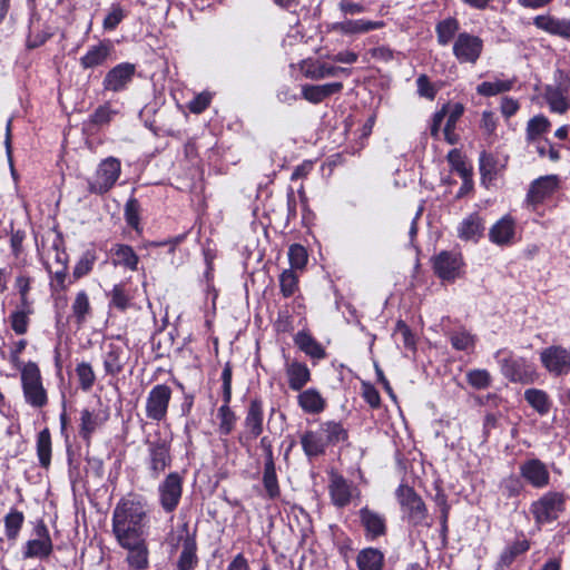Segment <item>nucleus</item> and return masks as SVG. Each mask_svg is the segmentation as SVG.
<instances>
[{
	"mask_svg": "<svg viewBox=\"0 0 570 570\" xmlns=\"http://www.w3.org/2000/svg\"><path fill=\"white\" fill-rule=\"evenodd\" d=\"M262 481L268 499L275 500L279 498L281 489L277 480L275 464H264Z\"/></svg>",
	"mask_w": 570,
	"mask_h": 570,
	"instance_id": "obj_48",
	"label": "nucleus"
},
{
	"mask_svg": "<svg viewBox=\"0 0 570 570\" xmlns=\"http://www.w3.org/2000/svg\"><path fill=\"white\" fill-rule=\"evenodd\" d=\"M116 114L109 104H104L90 115L89 121L95 126L108 125Z\"/></svg>",
	"mask_w": 570,
	"mask_h": 570,
	"instance_id": "obj_62",
	"label": "nucleus"
},
{
	"mask_svg": "<svg viewBox=\"0 0 570 570\" xmlns=\"http://www.w3.org/2000/svg\"><path fill=\"white\" fill-rule=\"evenodd\" d=\"M96 262V254L92 250L85 252L77 262L72 275L79 279L90 273Z\"/></svg>",
	"mask_w": 570,
	"mask_h": 570,
	"instance_id": "obj_59",
	"label": "nucleus"
},
{
	"mask_svg": "<svg viewBox=\"0 0 570 570\" xmlns=\"http://www.w3.org/2000/svg\"><path fill=\"white\" fill-rule=\"evenodd\" d=\"M284 370L288 387L293 391H302L312 380L308 366L297 360L286 361Z\"/></svg>",
	"mask_w": 570,
	"mask_h": 570,
	"instance_id": "obj_28",
	"label": "nucleus"
},
{
	"mask_svg": "<svg viewBox=\"0 0 570 570\" xmlns=\"http://www.w3.org/2000/svg\"><path fill=\"white\" fill-rule=\"evenodd\" d=\"M343 90L342 82H330L324 85H304L302 87V97L311 104L317 105L326 98Z\"/></svg>",
	"mask_w": 570,
	"mask_h": 570,
	"instance_id": "obj_33",
	"label": "nucleus"
},
{
	"mask_svg": "<svg viewBox=\"0 0 570 570\" xmlns=\"http://www.w3.org/2000/svg\"><path fill=\"white\" fill-rule=\"evenodd\" d=\"M108 409H82L79 413V435L87 446L91 444L94 433L101 429L109 420Z\"/></svg>",
	"mask_w": 570,
	"mask_h": 570,
	"instance_id": "obj_15",
	"label": "nucleus"
},
{
	"mask_svg": "<svg viewBox=\"0 0 570 570\" xmlns=\"http://www.w3.org/2000/svg\"><path fill=\"white\" fill-rule=\"evenodd\" d=\"M460 22L454 17H448L440 20L435 24L436 41L440 46L445 47L450 43L453 45L456 36L460 33Z\"/></svg>",
	"mask_w": 570,
	"mask_h": 570,
	"instance_id": "obj_37",
	"label": "nucleus"
},
{
	"mask_svg": "<svg viewBox=\"0 0 570 570\" xmlns=\"http://www.w3.org/2000/svg\"><path fill=\"white\" fill-rule=\"evenodd\" d=\"M4 533L9 541H16L24 522V514L21 511L11 509L4 517Z\"/></svg>",
	"mask_w": 570,
	"mask_h": 570,
	"instance_id": "obj_47",
	"label": "nucleus"
},
{
	"mask_svg": "<svg viewBox=\"0 0 570 570\" xmlns=\"http://www.w3.org/2000/svg\"><path fill=\"white\" fill-rule=\"evenodd\" d=\"M357 515L360 523L364 529V535L366 540L375 541L376 539L386 534L387 523L383 513H380L368 507H363L357 512Z\"/></svg>",
	"mask_w": 570,
	"mask_h": 570,
	"instance_id": "obj_17",
	"label": "nucleus"
},
{
	"mask_svg": "<svg viewBox=\"0 0 570 570\" xmlns=\"http://www.w3.org/2000/svg\"><path fill=\"white\" fill-rule=\"evenodd\" d=\"M515 83V79H498L483 81L476 87V92L483 97H492L502 92L510 91Z\"/></svg>",
	"mask_w": 570,
	"mask_h": 570,
	"instance_id": "obj_44",
	"label": "nucleus"
},
{
	"mask_svg": "<svg viewBox=\"0 0 570 570\" xmlns=\"http://www.w3.org/2000/svg\"><path fill=\"white\" fill-rule=\"evenodd\" d=\"M21 389L24 402L40 410L49 402L47 389L39 366L35 362L26 363L20 371Z\"/></svg>",
	"mask_w": 570,
	"mask_h": 570,
	"instance_id": "obj_3",
	"label": "nucleus"
},
{
	"mask_svg": "<svg viewBox=\"0 0 570 570\" xmlns=\"http://www.w3.org/2000/svg\"><path fill=\"white\" fill-rule=\"evenodd\" d=\"M462 256L460 253L443 250L433 259L435 274L444 281H454L462 267Z\"/></svg>",
	"mask_w": 570,
	"mask_h": 570,
	"instance_id": "obj_21",
	"label": "nucleus"
},
{
	"mask_svg": "<svg viewBox=\"0 0 570 570\" xmlns=\"http://www.w3.org/2000/svg\"><path fill=\"white\" fill-rule=\"evenodd\" d=\"M521 476L535 489H543L550 484V472L546 463L539 459H529L520 465Z\"/></svg>",
	"mask_w": 570,
	"mask_h": 570,
	"instance_id": "obj_22",
	"label": "nucleus"
},
{
	"mask_svg": "<svg viewBox=\"0 0 570 570\" xmlns=\"http://www.w3.org/2000/svg\"><path fill=\"white\" fill-rule=\"evenodd\" d=\"M110 255L115 266H122L130 271H137L139 257L131 246L126 244H115L110 248Z\"/></svg>",
	"mask_w": 570,
	"mask_h": 570,
	"instance_id": "obj_36",
	"label": "nucleus"
},
{
	"mask_svg": "<svg viewBox=\"0 0 570 570\" xmlns=\"http://www.w3.org/2000/svg\"><path fill=\"white\" fill-rule=\"evenodd\" d=\"M171 389L166 384L155 385L146 399V416L160 422L166 419L171 400Z\"/></svg>",
	"mask_w": 570,
	"mask_h": 570,
	"instance_id": "obj_11",
	"label": "nucleus"
},
{
	"mask_svg": "<svg viewBox=\"0 0 570 570\" xmlns=\"http://www.w3.org/2000/svg\"><path fill=\"white\" fill-rule=\"evenodd\" d=\"M111 304L121 311H125L129 307L130 301L132 296L126 287V284L120 283L114 286L110 293Z\"/></svg>",
	"mask_w": 570,
	"mask_h": 570,
	"instance_id": "obj_56",
	"label": "nucleus"
},
{
	"mask_svg": "<svg viewBox=\"0 0 570 570\" xmlns=\"http://www.w3.org/2000/svg\"><path fill=\"white\" fill-rule=\"evenodd\" d=\"M524 400L541 416L547 415L552 406L548 393L540 389H528L524 391Z\"/></svg>",
	"mask_w": 570,
	"mask_h": 570,
	"instance_id": "obj_39",
	"label": "nucleus"
},
{
	"mask_svg": "<svg viewBox=\"0 0 570 570\" xmlns=\"http://www.w3.org/2000/svg\"><path fill=\"white\" fill-rule=\"evenodd\" d=\"M127 12L120 4H112L109 12L104 19L102 27L107 31L115 30L118 24L126 18Z\"/></svg>",
	"mask_w": 570,
	"mask_h": 570,
	"instance_id": "obj_60",
	"label": "nucleus"
},
{
	"mask_svg": "<svg viewBox=\"0 0 570 570\" xmlns=\"http://www.w3.org/2000/svg\"><path fill=\"white\" fill-rule=\"evenodd\" d=\"M52 37L48 27H30V31L27 38V48L36 49L45 45Z\"/></svg>",
	"mask_w": 570,
	"mask_h": 570,
	"instance_id": "obj_55",
	"label": "nucleus"
},
{
	"mask_svg": "<svg viewBox=\"0 0 570 570\" xmlns=\"http://www.w3.org/2000/svg\"><path fill=\"white\" fill-rule=\"evenodd\" d=\"M264 409L263 402L258 399L250 401L244 420L245 438L253 440L263 432Z\"/></svg>",
	"mask_w": 570,
	"mask_h": 570,
	"instance_id": "obj_29",
	"label": "nucleus"
},
{
	"mask_svg": "<svg viewBox=\"0 0 570 570\" xmlns=\"http://www.w3.org/2000/svg\"><path fill=\"white\" fill-rule=\"evenodd\" d=\"M566 497L561 492L550 491L533 501L530 507L534 521L538 527L551 523L559 518V514L564 511Z\"/></svg>",
	"mask_w": 570,
	"mask_h": 570,
	"instance_id": "obj_6",
	"label": "nucleus"
},
{
	"mask_svg": "<svg viewBox=\"0 0 570 570\" xmlns=\"http://www.w3.org/2000/svg\"><path fill=\"white\" fill-rule=\"evenodd\" d=\"M533 24L552 36L570 39V20L551 14H540L533 18Z\"/></svg>",
	"mask_w": 570,
	"mask_h": 570,
	"instance_id": "obj_31",
	"label": "nucleus"
},
{
	"mask_svg": "<svg viewBox=\"0 0 570 570\" xmlns=\"http://www.w3.org/2000/svg\"><path fill=\"white\" fill-rule=\"evenodd\" d=\"M320 430L324 433L327 445H334L340 442H344L348 438L347 431L344 429L342 423L335 421H327L320 425Z\"/></svg>",
	"mask_w": 570,
	"mask_h": 570,
	"instance_id": "obj_45",
	"label": "nucleus"
},
{
	"mask_svg": "<svg viewBox=\"0 0 570 570\" xmlns=\"http://www.w3.org/2000/svg\"><path fill=\"white\" fill-rule=\"evenodd\" d=\"M356 563L358 570H382L384 554L379 549L365 548L358 552Z\"/></svg>",
	"mask_w": 570,
	"mask_h": 570,
	"instance_id": "obj_40",
	"label": "nucleus"
},
{
	"mask_svg": "<svg viewBox=\"0 0 570 570\" xmlns=\"http://www.w3.org/2000/svg\"><path fill=\"white\" fill-rule=\"evenodd\" d=\"M35 538L28 540L22 549L24 559H47L53 550L49 530L43 521L38 522L33 529Z\"/></svg>",
	"mask_w": 570,
	"mask_h": 570,
	"instance_id": "obj_10",
	"label": "nucleus"
},
{
	"mask_svg": "<svg viewBox=\"0 0 570 570\" xmlns=\"http://www.w3.org/2000/svg\"><path fill=\"white\" fill-rule=\"evenodd\" d=\"M489 240L500 247H508L518 240L517 219L507 214L498 219L489 229Z\"/></svg>",
	"mask_w": 570,
	"mask_h": 570,
	"instance_id": "obj_16",
	"label": "nucleus"
},
{
	"mask_svg": "<svg viewBox=\"0 0 570 570\" xmlns=\"http://www.w3.org/2000/svg\"><path fill=\"white\" fill-rule=\"evenodd\" d=\"M35 313L32 305L19 304L17 308L10 314L9 322L12 331L17 335H24L28 332L30 324V316Z\"/></svg>",
	"mask_w": 570,
	"mask_h": 570,
	"instance_id": "obj_38",
	"label": "nucleus"
},
{
	"mask_svg": "<svg viewBox=\"0 0 570 570\" xmlns=\"http://www.w3.org/2000/svg\"><path fill=\"white\" fill-rule=\"evenodd\" d=\"M281 294L292 297L299 291V274L293 269H284L279 275Z\"/></svg>",
	"mask_w": 570,
	"mask_h": 570,
	"instance_id": "obj_50",
	"label": "nucleus"
},
{
	"mask_svg": "<svg viewBox=\"0 0 570 570\" xmlns=\"http://www.w3.org/2000/svg\"><path fill=\"white\" fill-rule=\"evenodd\" d=\"M32 278L28 275L20 274L17 276L14 287L17 288L22 305H32V301L29 297L31 289Z\"/></svg>",
	"mask_w": 570,
	"mask_h": 570,
	"instance_id": "obj_61",
	"label": "nucleus"
},
{
	"mask_svg": "<svg viewBox=\"0 0 570 570\" xmlns=\"http://www.w3.org/2000/svg\"><path fill=\"white\" fill-rule=\"evenodd\" d=\"M126 223L137 232H140V204L138 199L130 197L125 205Z\"/></svg>",
	"mask_w": 570,
	"mask_h": 570,
	"instance_id": "obj_57",
	"label": "nucleus"
},
{
	"mask_svg": "<svg viewBox=\"0 0 570 570\" xmlns=\"http://www.w3.org/2000/svg\"><path fill=\"white\" fill-rule=\"evenodd\" d=\"M76 375L78 377L79 387L82 391L88 392L92 389L96 381V374L90 363L81 362L77 364Z\"/></svg>",
	"mask_w": 570,
	"mask_h": 570,
	"instance_id": "obj_53",
	"label": "nucleus"
},
{
	"mask_svg": "<svg viewBox=\"0 0 570 570\" xmlns=\"http://www.w3.org/2000/svg\"><path fill=\"white\" fill-rule=\"evenodd\" d=\"M183 478L177 472L169 473L158 485L159 504L167 513H173L181 499Z\"/></svg>",
	"mask_w": 570,
	"mask_h": 570,
	"instance_id": "obj_13",
	"label": "nucleus"
},
{
	"mask_svg": "<svg viewBox=\"0 0 570 570\" xmlns=\"http://www.w3.org/2000/svg\"><path fill=\"white\" fill-rule=\"evenodd\" d=\"M570 81H561L556 86H548L544 91V99L552 112L566 114L570 104L568 100Z\"/></svg>",
	"mask_w": 570,
	"mask_h": 570,
	"instance_id": "obj_25",
	"label": "nucleus"
},
{
	"mask_svg": "<svg viewBox=\"0 0 570 570\" xmlns=\"http://www.w3.org/2000/svg\"><path fill=\"white\" fill-rule=\"evenodd\" d=\"M483 40L473 33L460 32L452 46V52L460 63L475 65L483 52Z\"/></svg>",
	"mask_w": 570,
	"mask_h": 570,
	"instance_id": "obj_8",
	"label": "nucleus"
},
{
	"mask_svg": "<svg viewBox=\"0 0 570 570\" xmlns=\"http://www.w3.org/2000/svg\"><path fill=\"white\" fill-rule=\"evenodd\" d=\"M147 523V507L140 498H122L112 511V533L117 543L146 539Z\"/></svg>",
	"mask_w": 570,
	"mask_h": 570,
	"instance_id": "obj_1",
	"label": "nucleus"
},
{
	"mask_svg": "<svg viewBox=\"0 0 570 570\" xmlns=\"http://www.w3.org/2000/svg\"><path fill=\"white\" fill-rule=\"evenodd\" d=\"M396 498L409 524L431 527V522L428 521L426 505L413 488L401 484L396 490Z\"/></svg>",
	"mask_w": 570,
	"mask_h": 570,
	"instance_id": "obj_5",
	"label": "nucleus"
},
{
	"mask_svg": "<svg viewBox=\"0 0 570 570\" xmlns=\"http://www.w3.org/2000/svg\"><path fill=\"white\" fill-rule=\"evenodd\" d=\"M184 531L186 532L181 543L180 556L177 561V570H194L198 562L197 556V542L195 533L188 532V525L184 524Z\"/></svg>",
	"mask_w": 570,
	"mask_h": 570,
	"instance_id": "obj_32",
	"label": "nucleus"
},
{
	"mask_svg": "<svg viewBox=\"0 0 570 570\" xmlns=\"http://www.w3.org/2000/svg\"><path fill=\"white\" fill-rule=\"evenodd\" d=\"M173 436L157 428L145 435L144 443L147 446L146 464L150 478L158 479L166 469L171 465Z\"/></svg>",
	"mask_w": 570,
	"mask_h": 570,
	"instance_id": "obj_2",
	"label": "nucleus"
},
{
	"mask_svg": "<svg viewBox=\"0 0 570 570\" xmlns=\"http://www.w3.org/2000/svg\"><path fill=\"white\" fill-rule=\"evenodd\" d=\"M551 122L543 115H538L531 118L527 124V140L529 142L537 141L543 134L550 130Z\"/></svg>",
	"mask_w": 570,
	"mask_h": 570,
	"instance_id": "obj_49",
	"label": "nucleus"
},
{
	"mask_svg": "<svg viewBox=\"0 0 570 570\" xmlns=\"http://www.w3.org/2000/svg\"><path fill=\"white\" fill-rule=\"evenodd\" d=\"M232 377L233 370L230 363H226L222 372V390H223V405L218 409L219 419V433L228 435L234 430L236 424V415L229 407L232 400Z\"/></svg>",
	"mask_w": 570,
	"mask_h": 570,
	"instance_id": "obj_9",
	"label": "nucleus"
},
{
	"mask_svg": "<svg viewBox=\"0 0 570 570\" xmlns=\"http://www.w3.org/2000/svg\"><path fill=\"white\" fill-rule=\"evenodd\" d=\"M495 357L503 376L512 383L531 384L539 377L534 364L524 357L504 351H499Z\"/></svg>",
	"mask_w": 570,
	"mask_h": 570,
	"instance_id": "obj_4",
	"label": "nucleus"
},
{
	"mask_svg": "<svg viewBox=\"0 0 570 570\" xmlns=\"http://www.w3.org/2000/svg\"><path fill=\"white\" fill-rule=\"evenodd\" d=\"M463 106L461 104H455L448 115L443 134L444 139L451 145H455L459 141V135L455 132V127L458 120L463 115Z\"/></svg>",
	"mask_w": 570,
	"mask_h": 570,
	"instance_id": "obj_46",
	"label": "nucleus"
},
{
	"mask_svg": "<svg viewBox=\"0 0 570 570\" xmlns=\"http://www.w3.org/2000/svg\"><path fill=\"white\" fill-rule=\"evenodd\" d=\"M114 45L110 40H101L97 45L91 46L87 52L80 58L79 62L83 69H92L106 63L111 52Z\"/></svg>",
	"mask_w": 570,
	"mask_h": 570,
	"instance_id": "obj_30",
	"label": "nucleus"
},
{
	"mask_svg": "<svg viewBox=\"0 0 570 570\" xmlns=\"http://www.w3.org/2000/svg\"><path fill=\"white\" fill-rule=\"evenodd\" d=\"M72 316L78 325H82L92 314L89 296L85 291L77 293L71 304Z\"/></svg>",
	"mask_w": 570,
	"mask_h": 570,
	"instance_id": "obj_43",
	"label": "nucleus"
},
{
	"mask_svg": "<svg viewBox=\"0 0 570 570\" xmlns=\"http://www.w3.org/2000/svg\"><path fill=\"white\" fill-rule=\"evenodd\" d=\"M288 261L291 268L297 273L303 272L308 261V255L304 246L293 244L288 248Z\"/></svg>",
	"mask_w": 570,
	"mask_h": 570,
	"instance_id": "obj_52",
	"label": "nucleus"
},
{
	"mask_svg": "<svg viewBox=\"0 0 570 570\" xmlns=\"http://www.w3.org/2000/svg\"><path fill=\"white\" fill-rule=\"evenodd\" d=\"M466 382L475 390H485L492 384V376L484 368H474L466 372Z\"/></svg>",
	"mask_w": 570,
	"mask_h": 570,
	"instance_id": "obj_54",
	"label": "nucleus"
},
{
	"mask_svg": "<svg viewBox=\"0 0 570 570\" xmlns=\"http://www.w3.org/2000/svg\"><path fill=\"white\" fill-rule=\"evenodd\" d=\"M452 346L458 351H471L475 345V337L469 332L461 330L450 335Z\"/></svg>",
	"mask_w": 570,
	"mask_h": 570,
	"instance_id": "obj_58",
	"label": "nucleus"
},
{
	"mask_svg": "<svg viewBox=\"0 0 570 570\" xmlns=\"http://www.w3.org/2000/svg\"><path fill=\"white\" fill-rule=\"evenodd\" d=\"M37 456L41 468L48 470L51 464L52 442L49 429H43L37 435Z\"/></svg>",
	"mask_w": 570,
	"mask_h": 570,
	"instance_id": "obj_41",
	"label": "nucleus"
},
{
	"mask_svg": "<svg viewBox=\"0 0 570 570\" xmlns=\"http://www.w3.org/2000/svg\"><path fill=\"white\" fill-rule=\"evenodd\" d=\"M298 392L297 404L304 413L314 415L325 410L327 403L318 390L309 387Z\"/></svg>",
	"mask_w": 570,
	"mask_h": 570,
	"instance_id": "obj_34",
	"label": "nucleus"
},
{
	"mask_svg": "<svg viewBox=\"0 0 570 570\" xmlns=\"http://www.w3.org/2000/svg\"><path fill=\"white\" fill-rule=\"evenodd\" d=\"M322 431H306L301 435V445L308 458L323 455L328 446Z\"/></svg>",
	"mask_w": 570,
	"mask_h": 570,
	"instance_id": "obj_35",
	"label": "nucleus"
},
{
	"mask_svg": "<svg viewBox=\"0 0 570 570\" xmlns=\"http://www.w3.org/2000/svg\"><path fill=\"white\" fill-rule=\"evenodd\" d=\"M354 491H356V489L343 475L336 472L331 473L328 492L331 501L336 508H345L348 505Z\"/></svg>",
	"mask_w": 570,
	"mask_h": 570,
	"instance_id": "obj_23",
	"label": "nucleus"
},
{
	"mask_svg": "<svg viewBox=\"0 0 570 570\" xmlns=\"http://www.w3.org/2000/svg\"><path fill=\"white\" fill-rule=\"evenodd\" d=\"M118 544L127 550L126 562L130 569L145 570L149 567V550L146 539Z\"/></svg>",
	"mask_w": 570,
	"mask_h": 570,
	"instance_id": "obj_26",
	"label": "nucleus"
},
{
	"mask_svg": "<svg viewBox=\"0 0 570 570\" xmlns=\"http://www.w3.org/2000/svg\"><path fill=\"white\" fill-rule=\"evenodd\" d=\"M417 94L420 97L433 100L438 94L436 87L430 81L426 75H420L416 79Z\"/></svg>",
	"mask_w": 570,
	"mask_h": 570,
	"instance_id": "obj_63",
	"label": "nucleus"
},
{
	"mask_svg": "<svg viewBox=\"0 0 570 570\" xmlns=\"http://www.w3.org/2000/svg\"><path fill=\"white\" fill-rule=\"evenodd\" d=\"M301 71L304 77L312 80H321L338 75L350 76L352 70L345 67L330 65L318 59H305L301 63Z\"/></svg>",
	"mask_w": 570,
	"mask_h": 570,
	"instance_id": "obj_19",
	"label": "nucleus"
},
{
	"mask_svg": "<svg viewBox=\"0 0 570 570\" xmlns=\"http://www.w3.org/2000/svg\"><path fill=\"white\" fill-rule=\"evenodd\" d=\"M543 367L554 376L570 373V351L561 345H552L540 352Z\"/></svg>",
	"mask_w": 570,
	"mask_h": 570,
	"instance_id": "obj_14",
	"label": "nucleus"
},
{
	"mask_svg": "<svg viewBox=\"0 0 570 570\" xmlns=\"http://www.w3.org/2000/svg\"><path fill=\"white\" fill-rule=\"evenodd\" d=\"M484 218L479 213H472L459 224L458 237L464 242L478 243L484 234Z\"/></svg>",
	"mask_w": 570,
	"mask_h": 570,
	"instance_id": "obj_27",
	"label": "nucleus"
},
{
	"mask_svg": "<svg viewBox=\"0 0 570 570\" xmlns=\"http://www.w3.org/2000/svg\"><path fill=\"white\" fill-rule=\"evenodd\" d=\"M529 549L530 542L527 539L512 542L501 553L499 566L509 567L518 556L525 553Z\"/></svg>",
	"mask_w": 570,
	"mask_h": 570,
	"instance_id": "obj_51",
	"label": "nucleus"
},
{
	"mask_svg": "<svg viewBox=\"0 0 570 570\" xmlns=\"http://www.w3.org/2000/svg\"><path fill=\"white\" fill-rule=\"evenodd\" d=\"M136 73V66L130 62H121L111 68L102 80L106 91L119 92L127 89Z\"/></svg>",
	"mask_w": 570,
	"mask_h": 570,
	"instance_id": "obj_18",
	"label": "nucleus"
},
{
	"mask_svg": "<svg viewBox=\"0 0 570 570\" xmlns=\"http://www.w3.org/2000/svg\"><path fill=\"white\" fill-rule=\"evenodd\" d=\"M119 338L107 343L102 348V364L106 375L117 377L129 360V353Z\"/></svg>",
	"mask_w": 570,
	"mask_h": 570,
	"instance_id": "obj_12",
	"label": "nucleus"
},
{
	"mask_svg": "<svg viewBox=\"0 0 570 570\" xmlns=\"http://www.w3.org/2000/svg\"><path fill=\"white\" fill-rule=\"evenodd\" d=\"M210 101L212 95L209 92H200L188 102V109L193 114H202L209 107Z\"/></svg>",
	"mask_w": 570,
	"mask_h": 570,
	"instance_id": "obj_64",
	"label": "nucleus"
},
{
	"mask_svg": "<svg viewBox=\"0 0 570 570\" xmlns=\"http://www.w3.org/2000/svg\"><path fill=\"white\" fill-rule=\"evenodd\" d=\"M294 341L298 348L308 356L317 360L325 357V351L322 347V345L318 342H316V340L312 337L308 333L298 332L295 335Z\"/></svg>",
	"mask_w": 570,
	"mask_h": 570,
	"instance_id": "obj_42",
	"label": "nucleus"
},
{
	"mask_svg": "<svg viewBox=\"0 0 570 570\" xmlns=\"http://www.w3.org/2000/svg\"><path fill=\"white\" fill-rule=\"evenodd\" d=\"M385 26L384 21H371L366 19H347L341 22H333L327 26L328 31L340 32L345 36L366 33L372 30L381 29Z\"/></svg>",
	"mask_w": 570,
	"mask_h": 570,
	"instance_id": "obj_24",
	"label": "nucleus"
},
{
	"mask_svg": "<svg viewBox=\"0 0 570 570\" xmlns=\"http://www.w3.org/2000/svg\"><path fill=\"white\" fill-rule=\"evenodd\" d=\"M121 174V163L116 157L102 159L94 176L88 180V190L91 194L104 195L117 183Z\"/></svg>",
	"mask_w": 570,
	"mask_h": 570,
	"instance_id": "obj_7",
	"label": "nucleus"
},
{
	"mask_svg": "<svg viewBox=\"0 0 570 570\" xmlns=\"http://www.w3.org/2000/svg\"><path fill=\"white\" fill-rule=\"evenodd\" d=\"M560 186V178L557 175L541 176L531 183L527 194V200L532 206L543 203L551 197Z\"/></svg>",
	"mask_w": 570,
	"mask_h": 570,
	"instance_id": "obj_20",
	"label": "nucleus"
}]
</instances>
